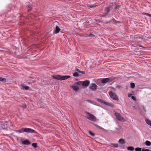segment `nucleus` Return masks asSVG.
<instances>
[{"label": "nucleus", "mask_w": 151, "mask_h": 151, "mask_svg": "<svg viewBox=\"0 0 151 151\" xmlns=\"http://www.w3.org/2000/svg\"><path fill=\"white\" fill-rule=\"evenodd\" d=\"M70 76H62L61 75H58L56 76H52V79H55L57 80H60L61 81L65 80L70 78Z\"/></svg>", "instance_id": "nucleus-1"}, {"label": "nucleus", "mask_w": 151, "mask_h": 151, "mask_svg": "<svg viewBox=\"0 0 151 151\" xmlns=\"http://www.w3.org/2000/svg\"><path fill=\"white\" fill-rule=\"evenodd\" d=\"M90 83V82L87 80L83 81H79L76 83V84L78 85H82L83 86H87Z\"/></svg>", "instance_id": "nucleus-2"}, {"label": "nucleus", "mask_w": 151, "mask_h": 151, "mask_svg": "<svg viewBox=\"0 0 151 151\" xmlns=\"http://www.w3.org/2000/svg\"><path fill=\"white\" fill-rule=\"evenodd\" d=\"M86 113L89 116L87 117L88 119L93 122H96V118L94 115L87 112H86Z\"/></svg>", "instance_id": "nucleus-3"}, {"label": "nucleus", "mask_w": 151, "mask_h": 151, "mask_svg": "<svg viewBox=\"0 0 151 151\" xmlns=\"http://www.w3.org/2000/svg\"><path fill=\"white\" fill-rule=\"evenodd\" d=\"M109 95L114 100H118L119 98L116 96V94L112 91H111L109 93Z\"/></svg>", "instance_id": "nucleus-4"}, {"label": "nucleus", "mask_w": 151, "mask_h": 151, "mask_svg": "<svg viewBox=\"0 0 151 151\" xmlns=\"http://www.w3.org/2000/svg\"><path fill=\"white\" fill-rule=\"evenodd\" d=\"M115 116H116V118L118 120L121 121H123L124 120V118L119 113H116Z\"/></svg>", "instance_id": "nucleus-5"}, {"label": "nucleus", "mask_w": 151, "mask_h": 151, "mask_svg": "<svg viewBox=\"0 0 151 151\" xmlns=\"http://www.w3.org/2000/svg\"><path fill=\"white\" fill-rule=\"evenodd\" d=\"M24 132L27 133H36L35 131L31 128H24Z\"/></svg>", "instance_id": "nucleus-6"}, {"label": "nucleus", "mask_w": 151, "mask_h": 151, "mask_svg": "<svg viewBox=\"0 0 151 151\" xmlns=\"http://www.w3.org/2000/svg\"><path fill=\"white\" fill-rule=\"evenodd\" d=\"M58 23V22H55L53 24L54 25H56L55 30V33L56 34L58 33L60 30L59 27L57 25Z\"/></svg>", "instance_id": "nucleus-7"}, {"label": "nucleus", "mask_w": 151, "mask_h": 151, "mask_svg": "<svg viewBox=\"0 0 151 151\" xmlns=\"http://www.w3.org/2000/svg\"><path fill=\"white\" fill-rule=\"evenodd\" d=\"M97 86L95 83H92L89 87V88L92 90H96L97 87Z\"/></svg>", "instance_id": "nucleus-8"}, {"label": "nucleus", "mask_w": 151, "mask_h": 151, "mask_svg": "<svg viewBox=\"0 0 151 151\" xmlns=\"http://www.w3.org/2000/svg\"><path fill=\"white\" fill-rule=\"evenodd\" d=\"M110 81V79L109 78H104L102 79L101 82L103 83H106Z\"/></svg>", "instance_id": "nucleus-9"}, {"label": "nucleus", "mask_w": 151, "mask_h": 151, "mask_svg": "<svg viewBox=\"0 0 151 151\" xmlns=\"http://www.w3.org/2000/svg\"><path fill=\"white\" fill-rule=\"evenodd\" d=\"M112 6H110L106 8L105 9V13H106V14H107L108 13H109L110 11V9L112 8Z\"/></svg>", "instance_id": "nucleus-10"}, {"label": "nucleus", "mask_w": 151, "mask_h": 151, "mask_svg": "<svg viewBox=\"0 0 151 151\" xmlns=\"http://www.w3.org/2000/svg\"><path fill=\"white\" fill-rule=\"evenodd\" d=\"M22 144L24 145H29L30 144V143L28 140L27 139L22 141Z\"/></svg>", "instance_id": "nucleus-11"}, {"label": "nucleus", "mask_w": 151, "mask_h": 151, "mask_svg": "<svg viewBox=\"0 0 151 151\" xmlns=\"http://www.w3.org/2000/svg\"><path fill=\"white\" fill-rule=\"evenodd\" d=\"M72 88L76 91H77L79 89L78 87L77 86H72Z\"/></svg>", "instance_id": "nucleus-12"}, {"label": "nucleus", "mask_w": 151, "mask_h": 151, "mask_svg": "<svg viewBox=\"0 0 151 151\" xmlns=\"http://www.w3.org/2000/svg\"><path fill=\"white\" fill-rule=\"evenodd\" d=\"M97 101H98L104 104H105L106 103V102L104 101L103 100L100 99H97Z\"/></svg>", "instance_id": "nucleus-13"}, {"label": "nucleus", "mask_w": 151, "mask_h": 151, "mask_svg": "<svg viewBox=\"0 0 151 151\" xmlns=\"http://www.w3.org/2000/svg\"><path fill=\"white\" fill-rule=\"evenodd\" d=\"M21 86L22 87V88H24L26 90H28L29 89V87L28 86H25L23 85L22 84Z\"/></svg>", "instance_id": "nucleus-14"}, {"label": "nucleus", "mask_w": 151, "mask_h": 151, "mask_svg": "<svg viewBox=\"0 0 151 151\" xmlns=\"http://www.w3.org/2000/svg\"><path fill=\"white\" fill-rule=\"evenodd\" d=\"M146 122L148 125L151 126V121L148 119H145Z\"/></svg>", "instance_id": "nucleus-15"}, {"label": "nucleus", "mask_w": 151, "mask_h": 151, "mask_svg": "<svg viewBox=\"0 0 151 151\" xmlns=\"http://www.w3.org/2000/svg\"><path fill=\"white\" fill-rule=\"evenodd\" d=\"M105 105H107L109 106H110L111 107H113L114 106V105L113 104H111L109 103L108 102H106V103L105 104Z\"/></svg>", "instance_id": "nucleus-16"}, {"label": "nucleus", "mask_w": 151, "mask_h": 151, "mask_svg": "<svg viewBox=\"0 0 151 151\" xmlns=\"http://www.w3.org/2000/svg\"><path fill=\"white\" fill-rule=\"evenodd\" d=\"M119 143H121L122 144H123L124 143V139H120L119 141Z\"/></svg>", "instance_id": "nucleus-17"}, {"label": "nucleus", "mask_w": 151, "mask_h": 151, "mask_svg": "<svg viewBox=\"0 0 151 151\" xmlns=\"http://www.w3.org/2000/svg\"><path fill=\"white\" fill-rule=\"evenodd\" d=\"M145 145L147 146H150L151 145V142L148 141H146L145 142Z\"/></svg>", "instance_id": "nucleus-18"}, {"label": "nucleus", "mask_w": 151, "mask_h": 151, "mask_svg": "<svg viewBox=\"0 0 151 151\" xmlns=\"http://www.w3.org/2000/svg\"><path fill=\"white\" fill-rule=\"evenodd\" d=\"M127 149L130 151H133L134 150V148L132 146H129L127 148Z\"/></svg>", "instance_id": "nucleus-19"}, {"label": "nucleus", "mask_w": 151, "mask_h": 151, "mask_svg": "<svg viewBox=\"0 0 151 151\" xmlns=\"http://www.w3.org/2000/svg\"><path fill=\"white\" fill-rule=\"evenodd\" d=\"M0 81L4 83L6 82V79L4 78L0 77Z\"/></svg>", "instance_id": "nucleus-20"}, {"label": "nucleus", "mask_w": 151, "mask_h": 151, "mask_svg": "<svg viewBox=\"0 0 151 151\" xmlns=\"http://www.w3.org/2000/svg\"><path fill=\"white\" fill-rule=\"evenodd\" d=\"M24 128H22L21 129L19 130L18 131V132L19 133H23L24 132Z\"/></svg>", "instance_id": "nucleus-21"}, {"label": "nucleus", "mask_w": 151, "mask_h": 151, "mask_svg": "<svg viewBox=\"0 0 151 151\" xmlns=\"http://www.w3.org/2000/svg\"><path fill=\"white\" fill-rule=\"evenodd\" d=\"M111 146L114 147H118V145L116 144H111Z\"/></svg>", "instance_id": "nucleus-22"}, {"label": "nucleus", "mask_w": 151, "mask_h": 151, "mask_svg": "<svg viewBox=\"0 0 151 151\" xmlns=\"http://www.w3.org/2000/svg\"><path fill=\"white\" fill-rule=\"evenodd\" d=\"M130 85H131V87L132 88H134L135 87V84H134V83H131L130 84Z\"/></svg>", "instance_id": "nucleus-23"}, {"label": "nucleus", "mask_w": 151, "mask_h": 151, "mask_svg": "<svg viewBox=\"0 0 151 151\" xmlns=\"http://www.w3.org/2000/svg\"><path fill=\"white\" fill-rule=\"evenodd\" d=\"M135 150L136 151H141L142 149L139 147H137L135 149Z\"/></svg>", "instance_id": "nucleus-24"}, {"label": "nucleus", "mask_w": 151, "mask_h": 151, "mask_svg": "<svg viewBox=\"0 0 151 151\" xmlns=\"http://www.w3.org/2000/svg\"><path fill=\"white\" fill-rule=\"evenodd\" d=\"M78 76L79 74L77 72L74 73L73 74V76L75 77Z\"/></svg>", "instance_id": "nucleus-25"}, {"label": "nucleus", "mask_w": 151, "mask_h": 151, "mask_svg": "<svg viewBox=\"0 0 151 151\" xmlns=\"http://www.w3.org/2000/svg\"><path fill=\"white\" fill-rule=\"evenodd\" d=\"M89 133L93 137H94L95 135V134L94 133H92L91 131H89Z\"/></svg>", "instance_id": "nucleus-26"}, {"label": "nucleus", "mask_w": 151, "mask_h": 151, "mask_svg": "<svg viewBox=\"0 0 151 151\" xmlns=\"http://www.w3.org/2000/svg\"><path fill=\"white\" fill-rule=\"evenodd\" d=\"M32 145L34 147L36 148L37 147V144L36 143H33Z\"/></svg>", "instance_id": "nucleus-27"}, {"label": "nucleus", "mask_w": 151, "mask_h": 151, "mask_svg": "<svg viewBox=\"0 0 151 151\" xmlns=\"http://www.w3.org/2000/svg\"><path fill=\"white\" fill-rule=\"evenodd\" d=\"M95 126L96 127H97L99 129H102V128L101 127L98 126L97 125L95 124Z\"/></svg>", "instance_id": "nucleus-28"}, {"label": "nucleus", "mask_w": 151, "mask_h": 151, "mask_svg": "<svg viewBox=\"0 0 151 151\" xmlns=\"http://www.w3.org/2000/svg\"><path fill=\"white\" fill-rule=\"evenodd\" d=\"M131 98L133 100L135 101L136 100V98L134 96H131Z\"/></svg>", "instance_id": "nucleus-29"}, {"label": "nucleus", "mask_w": 151, "mask_h": 151, "mask_svg": "<svg viewBox=\"0 0 151 151\" xmlns=\"http://www.w3.org/2000/svg\"><path fill=\"white\" fill-rule=\"evenodd\" d=\"M142 151H149V150L148 149H142Z\"/></svg>", "instance_id": "nucleus-30"}, {"label": "nucleus", "mask_w": 151, "mask_h": 151, "mask_svg": "<svg viewBox=\"0 0 151 151\" xmlns=\"http://www.w3.org/2000/svg\"><path fill=\"white\" fill-rule=\"evenodd\" d=\"M86 101L88 102H89L90 103H92L93 102L92 101L89 100H86Z\"/></svg>", "instance_id": "nucleus-31"}, {"label": "nucleus", "mask_w": 151, "mask_h": 151, "mask_svg": "<svg viewBox=\"0 0 151 151\" xmlns=\"http://www.w3.org/2000/svg\"><path fill=\"white\" fill-rule=\"evenodd\" d=\"M79 73H81L82 74H85V72L81 71H80V72H79Z\"/></svg>", "instance_id": "nucleus-32"}, {"label": "nucleus", "mask_w": 151, "mask_h": 151, "mask_svg": "<svg viewBox=\"0 0 151 151\" xmlns=\"http://www.w3.org/2000/svg\"><path fill=\"white\" fill-rule=\"evenodd\" d=\"M96 6H89V8H93V7H95Z\"/></svg>", "instance_id": "nucleus-33"}, {"label": "nucleus", "mask_w": 151, "mask_h": 151, "mask_svg": "<svg viewBox=\"0 0 151 151\" xmlns=\"http://www.w3.org/2000/svg\"><path fill=\"white\" fill-rule=\"evenodd\" d=\"M27 7H28V8L29 7V10H30L32 9V7L31 6H28Z\"/></svg>", "instance_id": "nucleus-34"}, {"label": "nucleus", "mask_w": 151, "mask_h": 151, "mask_svg": "<svg viewBox=\"0 0 151 151\" xmlns=\"http://www.w3.org/2000/svg\"><path fill=\"white\" fill-rule=\"evenodd\" d=\"M119 6H115V9H118V8H119Z\"/></svg>", "instance_id": "nucleus-35"}, {"label": "nucleus", "mask_w": 151, "mask_h": 151, "mask_svg": "<svg viewBox=\"0 0 151 151\" xmlns=\"http://www.w3.org/2000/svg\"><path fill=\"white\" fill-rule=\"evenodd\" d=\"M76 71L78 72L79 73V72H80V71L78 69H76L75 70Z\"/></svg>", "instance_id": "nucleus-36"}, {"label": "nucleus", "mask_w": 151, "mask_h": 151, "mask_svg": "<svg viewBox=\"0 0 151 151\" xmlns=\"http://www.w3.org/2000/svg\"><path fill=\"white\" fill-rule=\"evenodd\" d=\"M147 14V15H148V16H149V17H151V15L149 14H148V13H146Z\"/></svg>", "instance_id": "nucleus-37"}, {"label": "nucleus", "mask_w": 151, "mask_h": 151, "mask_svg": "<svg viewBox=\"0 0 151 151\" xmlns=\"http://www.w3.org/2000/svg\"><path fill=\"white\" fill-rule=\"evenodd\" d=\"M132 94H128V96L129 97H130L131 96Z\"/></svg>", "instance_id": "nucleus-38"}, {"label": "nucleus", "mask_w": 151, "mask_h": 151, "mask_svg": "<svg viewBox=\"0 0 151 151\" xmlns=\"http://www.w3.org/2000/svg\"><path fill=\"white\" fill-rule=\"evenodd\" d=\"M26 107V105H25V106H24V108H25Z\"/></svg>", "instance_id": "nucleus-39"}, {"label": "nucleus", "mask_w": 151, "mask_h": 151, "mask_svg": "<svg viewBox=\"0 0 151 151\" xmlns=\"http://www.w3.org/2000/svg\"><path fill=\"white\" fill-rule=\"evenodd\" d=\"M149 151H151V150H149Z\"/></svg>", "instance_id": "nucleus-40"}]
</instances>
